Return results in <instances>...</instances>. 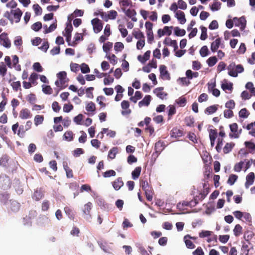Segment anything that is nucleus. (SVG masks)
I'll use <instances>...</instances> for the list:
<instances>
[{
	"label": "nucleus",
	"instance_id": "obj_1",
	"mask_svg": "<svg viewBox=\"0 0 255 255\" xmlns=\"http://www.w3.org/2000/svg\"><path fill=\"white\" fill-rule=\"evenodd\" d=\"M22 13V11L19 8H17L11 9L10 11H5L3 16L7 18L12 24L14 22L18 23L20 21Z\"/></svg>",
	"mask_w": 255,
	"mask_h": 255
},
{
	"label": "nucleus",
	"instance_id": "obj_2",
	"mask_svg": "<svg viewBox=\"0 0 255 255\" xmlns=\"http://www.w3.org/2000/svg\"><path fill=\"white\" fill-rule=\"evenodd\" d=\"M59 80L55 82L56 86L60 87L61 89L65 88L67 86V83L69 79L67 78V73L65 71H61L57 74Z\"/></svg>",
	"mask_w": 255,
	"mask_h": 255
},
{
	"label": "nucleus",
	"instance_id": "obj_3",
	"mask_svg": "<svg viewBox=\"0 0 255 255\" xmlns=\"http://www.w3.org/2000/svg\"><path fill=\"white\" fill-rule=\"evenodd\" d=\"M231 132L229 133V136L231 138H238L242 133V129L238 130V125L237 123H233L229 125Z\"/></svg>",
	"mask_w": 255,
	"mask_h": 255
},
{
	"label": "nucleus",
	"instance_id": "obj_4",
	"mask_svg": "<svg viewBox=\"0 0 255 255\" xmlns=\"http://www.w3.org/2000/svg\"><path fill=\"white\" fill-rule=\"evenodd\" d=\"M11 181L8 176L6 175L0 176V187L3 190H7L11 187Z\"/></svg>",
	"mask_w": 255,
	"mask_h": 255
},
{
	"label": "nucleus",
	"instance_id": "obj_5",
	"mask_svg": "<svg viewBox=\"0 0 255 255\" xmlns=\"http://www.w3.org/2000/svg\"><path fill=\"white\" fill-rule=\"evenodd\" d=\"M100 13L101 17L106 21H107L109 19H115L118 15L117 12L115 10L109 11L108 14L103 11L100 12Z\"/></svg>",
	"mask_w": 255,
	"mask_h": 255
},
{
	"label": "nucleus",
	"instance_id": "obj_6",
	"mask_svg": "<svg viewBox=\"0 0 255 255\" xmlns=\"http://www.w3.org/2000/svg\"><path fill=\"white\" fill-rule=\"evenodd\" d=\"M92 24L93 26V29L95 33L100 32L103 28V24L101 20L98 18H95L91 20Z\"/></svg>",
	"mask_w": 255,
	"mask_h": 255
},
{
	"label": "nucleus",
	"instance_id": "obj_7",
	"mask_svg": "<svg viewBox=\"0 0 255 255\" xmlns=\"http://www.w3.org/2000/svg\"><path fill=\"white\" fill-rule=\"evenodd\" d=\"M122 9L128 17L131 19L132 21L134 22H136L137 21V18L135 17L136 12L134 9L129 8L126 9V8L125 7H122Z\"/></svg>",
	"mask_w": 255,
	"mask_h": 255
},
{
	"label": "nucleus",
	"instance_id": "obj_8",
	"mask_svg": "<svg viewBox=\"0 0 255 255\" xmlns=\"http://www.w3.org/2000/svg\"><path fill=\"white\" fill-rule=\"evenodd\" d=\"M0 42H2L1 44L6 48H9L11 46V42L7 37V34L3 32L0 34Z\"/></svg>",
	"mask_w": 255,
	"mask_h": 255
},
{
	"label": "nucleus",
	"instance_id": "obj_9",
	"mask_svg": "<svg viewBox=\"0 0 255 255\" xmlns=\"http://www.w3.org/2000/svg\"><path fill=\"white\" fill-rule=\"evenodd\" d=\"M159 71L160 77L162 79L170 80V76L168 71L167 70V67L164 65H161L159 66Z\"/></svg>",
	"mask_w": 255,
	"mask_h": 255
},
{
	"label": "nucleus",
	"instance_id": "obj_10",
	"mask_svg": "<svg viewBox=\"0 0 255 255\" xmlns=\"http://www.w3.org/2000/svg\"><path fill=\"white\" fill-rule=\"evenodd\" d=\"M122 108L124 110L122 111V114L124 116L129 115L131 113V110L129 109V103L128 101L124 100L121 103Z\"/></svg>",
	"mask_w": 255,
	"mask_h": 255
},
{
	"label": "nucleus",
	"instance_id": "obj_11",
	"mask_svg": "<svg viewBox=\"0 0 255 255\" xmlns=\"http://www.w3.org/2000/svg\"><path fill=\"white\" fill-rule=\"evenodd\" d=\"M255 179V173L251 172L246 176V181L245 183V187L248 188L251 185H253Z\"/></svg>",
	"mask_w": 255,
	"mask_h": 255
},
{
	"label": "nucleus",
	"instance_id": "obj_12",
	"mask_svg": "<svg viewBox=\"0 0 255 255\" xmlns=\"http://www.w3.org/2000/svg\"><path fill=\"white\" fill-rule=\"evenodd\" d=\"M32 114L28 109L24 108L21 109L19 112V117L22 120L31 118Z\"/></svg>",
	"mask_w": 255,
	"mask_h": 255
},
{
	"label": "nucleus",
	"instance_id": "obj_13",
	"mask_svg": "<svg viewBox=\"0 0 255 255\" xmlns=\"http://www.w3.org/2000/svg\"><path fill=\"white\" fill-rule=\"evenodd\" d=\"M163 87H158L155 88L153 90V93L157 96L159 98L163 100L166 99V97L167 96V93L163 92Z\"/></svg>",
	"mask_w": 255,
	"mask_h": 255
},
{
	"label": "nucleus",
	"instance_id": "obj_14",
	"mask_svg": "<svg viewBox=\"0 0 255 255\" xmlns=\"http://www.w3.org/2000/svg\"><path fill=\"white\" fill-rule=\"evenodd\" d=\"M170 135L172 137L179 138L183 135V131L175 127L171 130Z\"/></svg>",
	"mask_w": 255,
	"mask_h": 255
},
{
	"label": "nucleus",
	"instance_id": "obj_15",
	"mask_svg": "<svg viewBox=\"0 0 255 255\" xmlns=\"http://www.w3.org/2000/svg\"><path fill=\"white\" fill-rule=\"evenodd\" d=\"M236 64L235 62L231 63L227 67V69L228 70V74L233 77H237V72H235L236 69Z\"/></svg>",
	"mask_w": 255,
	"mask_h": 255
},
{
	"label": "nucleus",
	"instance_id": "obj_16",
	"mask_svg": "<svg viewBox=\"0 0 255 255\" xmlns=\"http://www.w3.org/2000/svg\"><path fill=\"white\" fill-rule=\"evenodd\" d=\"M93 207V204L91 202L85 204L82 208L83 214L86 216H91L90 212Z\"/></svg>",
	"mask_w": 255,
	"mask_h": 255
},
{
	"label": "nucleus",
	"instance_id": "obj_17",
	"mask_svg": "<svg viewBox=\"0 0 255 255\" xmlns=\"http://www.w3.org/2000/svg\"><path fill=\"white\" fill-rule=\"evenodd\" d=\"M112 184L116 190H119L124 185L122 177H118Z\"/></svg>",
	"mask_w": 255,
	"mask_h": 255
},
{
	"label": "nucleus",
	"instance_id": "obj_18",
	"mask_svg": "<svg viewBox=\"0 0 255 255\" xmlns=\"http://www.w3.org/2000/svg\"><path fill=\"white\" fill-rule=\"evenodd\" d=\"M175 17L182 24H184L186 21L185 14L182 11L177 10L175 14Z\"/></svg>",
	"mask_w": 255,
	"mask_h": 255
},
{
	"label": "nucleus",
	"instance_id": "obj_19",
	"mask_svg": "<svg viewBox=\"0 0 255 255\" xmlns=\"http://www.w3.org/2000/svg\"><path fill=\"white\" fill-rule=\"evenodd\" d=\"M189 238H191V236L189 235H186L184 237V242L185 245L187 248L193 249L195 248V245L192 243L191 241L189 239Z\"/></svg>",
	"mask_w": 255,
	"mask_h": 255
},
{
	"label": "nucleus",
	"instance_id": "obj_20",
	"mask_svg": "<svg viewBox=\"0 0 255 255\" xmlns=\"http://www.w3.org/2000/svg\"><path fill=\"white\" fill-rule=\"evenodd\" d=\"M150 51H146L143 56L139 55L137 56V59L142 63H145L150 58Z\"/></svg>",
	"mask_w": 255,
	"mask_h": 255
},
{
	"label": "nucleus",
	"instance_id": "obj_21",
	"mask_svg": "<svg viewBox=\"0 0 255 255\" xmlns=\"http://www.w3.org/2000/svg\"><path fill=\"white\" fill-rule=\"evenodd\" d=\"M165 145L163 141L159 140L155 144L154 149L156 152L160 153L165 148Z\"/></svg>",
	"mask_w": 255,
	"mask_h": 255
},
{
	"label": "nucleus",
	"instance_id": "obj_22",
	"mask_svg": "<svg viewBox=\"0 0 255 255\" xmlns=\"http://www.w3.org/2000/svg\"><path fill=\"white\" fill-rule=\"evenodd\" d=\"M255 234L253 231L251 230H247L244 233V238L248 242V244H250V241L253 238Z\"/></svg>",
	"mask_w": 255,
	"mask_h": 255
},
{
	"label": "nucleus",
	"instance_id": "obj_23",
	"mask_svg": "<svg viewBox=\"0 0 255 255\" xmlns=\"http://www.w3.org/2000/svg\"><path fill=\"white\" fill-rule=\"evenodd\" d=\"M145 192V195L146 199L149 201H151L153 199V191L152 187L150 186L149 188L143 190Z\"/></svg>",
	"mask_w": 255,
	"mask_h": 255
},
{
	"label": "nucleus",
	"instance_id": "obj_24",
	"mask_svg": "<svg viewBox=\"0 0 255 255\" xmlns=\"http://www.w3.org/2000/svg\"><path fill=\"white\" fill-rule=\"evenodd\" d=\"M151 101V96L150 95L145 96L144 98L138 103V106L141 107L143 106H147L150 104Z\"/></svg>",
	"mask_w": 255,
	"mask_h": 255
},
{
	"label": "nucleus",
	"instance_id": "obj_25",
	"mask_svg": "<svg viewBox=\"0 0 255 255\" xmlns=\"http://www.w3.org/2000/svg\"><path fill=\"white\" fill-rule=\"evenodd\" d=\"M221 44V39L217 38L214 41L211 43V49L212 52H215L217 50Z\"/></svg>",
	"mask_w": 255,
	"mask_h": 255
},
{
	"label": "nucleus",
	"instance_id": "obj_26",
	"mask_svg": "<svg viewBox=\"0 0 255 255\" xmlns=\"http://www.w3.org/2000/svg\"><path fill=\"white\" fill-rule=\"evenodd\" d=\"M141 171V167L137 166L131 172L132 178L134 180L137 179L140 176Z\"/></svg>",
	"mask_w": 255,
	"mask_h": 255
},
{
	"label": "nucleus",
	"instance_id": "obj_27",
	"mask_svg": "<svg viewBox=\"0 0 255 255\" xmlns=\"http://www.w3.org/2000/svg\"><path fill=\"white\" fill-rule=\"evenodd\" d=\"M63 167L66 173V176L68 178H72L73 177V173L72 170L68 166L67 163H63Z\"/></svg>",
	"mask_w": 255,
	"mask_h": 255
},
{
	"label": "nucleus",
	"instance_id": "obj_28",
	"mask_svg": "<svg viewBox=\"0 0 255 255\" xmlns=\"http://www.w3.org/2000/svg\"><path fill=\"white\" fill-rule=\"evenodd\" d=\"M218 105H214L207 107L205 109V113H208L209 115L212 114L216 112L218 109Z\"/></svg>",
	"mask_w": 255,
	"mask_h": 255
},
{
	"label": "nucleus",
	"instance_id": "obj_29",
	"mask_svg": "<svg viewBox=\"0 0 255 255\" xmlns=\"http://www.w3.org/2000/svg\"><path fill=\"white\" fill-rule=\"evenodd\" d=\"M235 144L234 142L227 143L223 148V152L225 154H227L231 152L235 146Z\"/></svg>",
	"mask_w": 255,
	"mask_h": 255
},
{
	"label": "nucleus",
	"instance_id": "obj_30",
	"mask_svg": "<svg viewBox=\"0 0 255 255\" xmlns=\"http://www.w3.org/2000/svg\"><path fill=\"white\" fill-rule=\"evenodd\" d=\"M234 234L236 237H239L242 234L243 228L240 224H237L233 229Z\"/></svg>",
	"mask_w": 255,
	"mask_h": 255
},
{
	"label": "nucleus",
	"instance_id": "obj_31",
	"mask_svg": "<svg viewBox=\"0 0 255 255\" xmlns=\"http://www.w3.org/2000/svg\"><path fill=\"white\" fill-rule=\"evenodd\" d=\"M73 132L71 130L67 131L63 135V139L68 141H71L73 140Z\"/></svg>",
	"mask_w": 255,
	"mask_h": 255
},
{
	"label": "nucleus",
	"instance_id": "obj_32",
	"mask_svg": "<svg viewBox=\"0 0 255 255\" xmlns=\"http://www.w3.org/2000/svg\"><path fill=\"white\" fill-rule=\"evenodd\" d=\"M44 118L43 115H36L34 119V125L36 126H38L39 125H41L44 121Z\"/></svg>",
	"mask_w": 255,
	"mask_h": 255
},
{
	"label": "nucleus",
	"instance_id": "obj_33",
	"mask_svg": "<svg viewBox=\"0 0 255 255\" xmlns=\"http://www.w3.org/2000/svg\"><path fill=\"white\" fill-rule=\"evenodd\" d=\"M250 251L249 245L246 243H243L241 250L240 255H249Z\"/></svg>",
	"mask_w": 255,
	"mask_h": 255
},
{
	"label": "nucleus",
	"instance_id": "obj_34",
	"mask_svg": "<svg viewBox=\"0 0 255 255\" xmlns=\"http://www.w3.org/2000/svg\"><path fill=\"white\" fill-rule=\"evenodd\" d=\"M118 152V148L117 147H114L111 148L109 151L108 157L111 159H113L116 157V154Z\"/></svg>",
	"mask_w": 255,
	"mask_h": 255
},
{
	"label": "nucleus",
	"instance_id": "obj_35",
	"mask_svg": "<svg viewBox=\"0 0 255 255\" xmlns=\"http://www.w3.org/2000/svg\"><path fill=\"white\" fill-rule=\"evenodd\" d=\"M64 212L68 216V217L72 220H74L75 215L72 210L69 207H65L64 209Z\"/></svg>",
	"mask_w": 255,
	"mask_h": 255
},
{
	"label": "nucleus",
	"instance_id": "obj_36",
	"mask_svg": "<svg viewBox=\"0 0 255 255\" xmlns=\"http://www.w3.org/2000/svg\"><path fill=\"white\" fill-rule=\"evenodd\" d=\"M1 96L3 100L0 103V112H2L4 110L5 106L7 103V99L6 98L5 94H2Z\"/></svg>",
	"mask_w": 255,
	"mask_h": 255
},
{
	"label": "nucleus",
	"instance_id": "obj_37",
	"mask_svg": "<svg viewBox=\"0 0 255 255\" xmlns=\"http://www.w3.org/2000/svg\"><path fill=\"white\" fill-rule=\"evenodd\" d=\"M7 70L6 65L3 62H0V75L2 77L5 76L6 74Z\"/></svg>",
	"mask_w": 255,
	"mask_h": 255
},
{
	"label": "nucleus",
	"instance_id": "obj_38",
	"mask_svg": "<svg viewBox=\"0 0 255 255\" xmlns=\"http://www.w3.org/2000/svg\"><path fill=\"white\" fill-rule=\"evenodd\" d=\"M168 119L170 120L173 115L176 113V108L174 105H170L168 106Z\"/></svg>",
	"mask_w": 255,
	"mask_h": 255
},
{
	"label": "nucleus",
	"instance_id": "obj_39",
	"mask_svg": "<svg viewBox=\"0 0 255 255\" xmlns=\"http://www.w3.org/2000/svg\"><path fill=\"white\" fill-rule=\"evenodd\" d=\"M132 34L136 39L139 40L143 39L145 38L144 34L140 30H133Z\"/></svg>",
	"mask_w": 255,
	"mask_h": 255
},
{
	"label": "nucleus",
	"instance_id": "obj_40",
	"mask_svg": "<svg viewBox=\"0 0 255 255\" xmlns=\"http://www.w3.org/2000/svg\"><path fill=\"white\" fill-rule=\"evenodd\" d=\"M174 34L177 36H183L185 35L186 31L184 29H180L179 27H175Z\"/></svg>",
	"mask_w": 255,
	"mask_h": 255
},
{
	"label": "nucleus",
	"instance_id": "obj_41",
	"mask_svg": "<svg viewBox=\"0 0 255 255\" xmlns=\"http://www.w3.org/2000/svg\"><path fill=\"white\" fill-rule=\"evenodd\" d=\"M57 27V24L56 22H54L52 24H51L49 27H47V25L44 26V28H45V29L44 31V33H50L53 31H54Z\"/></svg>",
	"mask_w": 255,
	"mask_h": 255
},
{
	"label": "nucleus",
	"instance_id": "obj_42",
	"mask_svg": "<svg viewBox=\"0 0 255 255\" xmlns=\"http://www.w3.org/2000/svg\"><path fill=\"white\" fill-rule=\"evenodd\" d=\"M9 197V195L7 192L0 194V201L3 203L6 204Z\"/></svg>",
	"mask_w": 255,
	"mask_h": 255
},
{
	"label": "nucleus",
	"instance_id": "obj_43",
	"mask_svg": "<svg viewBox=\"0 0 255 255\" xmlns=\"http://www.w3.org/2000/svg\"><path fill=\"white\" fill-rule=\"evenodd\" d=\"M204 190L200 192V199H204L206 196L210 192V189L209 187H206V184L205 183L203 185Z\"/></svg>",
	"mask_w": 255,
	"mask_h": 255
},
{
	"label": "nucleus",
	"instance_id": "obj_44",
	"mask_svg": "<svg viewBox=\"0 0 255 255\" xmlns=\"http://www.w3.org/2000/svg\"><path fill=\"white\" fill-rule=\"evenodd\" d=\"M238 176L237 175L232 174L229 176L227 183L230 185H233L237 180Z\"/></svg>",
	"mask_w": 255,
	"mask_h": 255
},
{
	"label": "nucleus",
	"instance_id": "obj_45",
	"mask_svg": "<svg viewBox=\"0 0 255 255\" xmlns=\"http://www.w3.org/2000/svg\"><path fill=\"white\" fill-rule=\"evenodd\" d=\"M246 147L250 150V152H255V144L251 141H246L245 142Z\"/></svg>",
	"mask_w": 255,
	"mask_h": 255
},
{
	"label": "nucleus",
	"instance_id": "obj_46",
	"mask_svg": "<svg viewBox=\"0 0 255 255\" xmlns=\"http://www.w3.org/2000/svg\"><path fill=\"white\" fill-rule=\"evenodd\" d=\"M217 58L216 56H212L207 60V63L209 67L214 66L217 62Z\"/></svg>",
	"mask_w": 255,
	"mask_h": 255
},
{
	"label": "nucleus",
	"instance_id": "obj_47",
	"mask_svg": "<svg viewBox=\"0 0 255 255\" xmlns=\"http://www.w3.org/2000/svg\"><path fill=\"white\" fill-rule=\"evenodd\" d=\"M10 85L12 87L13 90L17 92L18 90H21V83L20 81L13 82L11 83Z\"/></svg>",
	"mask_w": 255,
	"mask_h": 255
},
{
	"label": "nucleus",
	"instance_id": "obj_48",
	"mask_svg": "<svg viewBox=\"0 0 255 255\" xmlns=\"http://www.w3.org/2000/svg\"><path fill=\"white\" fill-rule=\"evenodd\" d=\"M239 115L240 118H247L250 115V113L246 108H243L240 110Z\"/></svg>",
	"mask_w": 255,
	"mask_h": 255
},
{
	"label": "nucleus",
	"instance_id": "obj_49",
	"mask_svg": "<svg viewBox=\"0 0 255 255\" xmlns=\"http://www.w3.org/2000/svg\"><path fill=\"white\" fill-rule=\"evenodd\" d=\"M120 4L122 7H126L128 6H132V3L131 0H121L120 1Z\"/></svg>",
	"mask_w": 255,
	"mask_h": 255
},
{
	"label": "nucleus",
	"instance_id": "obj_50",
	"mask_svg": "<svg viewBox=\"0 0 255 255\" xmlns=\"http://www.w3.org/2000/svg\"><path fill=\"white\" fill-rule=\"evenodd\" d=\"M244 164V162H243L242 161L236 163L234 167V171L236 172H240L243 167Z\"/></svg>",
	"mask_w": 255,
	"mask_h": 255
},
{
	"label": "nucleus",
	"instance_id": "obj_51",
	"mask_svg": "<svg viewBox=\"0 0 255 255\" xmlns=\"http://www.w3.org/2000/svg\"><path fill=\"white\" fill-rule=\"evenodd\" d=\"M201 34L200 36V39L202 40H205L207 38V29L204 26H201Z\"/></svg>",
	"mask_w": 255,
	"mask_h": 255
},
{
	"label": "nucleus",
	"instance_id": "obj_52",
	"mask_svg": "<svg viewBox=\"0 0 255 255\" xmlns=\"http://www.w3.org/2000/svg\"><path fill=\"white\" fill-rule=\"evenodd\" d=\"M27 101L32 105H34L36 101V98L34 94H30L26 98Z\"/></svg>",
	"mask_w": 255,
	"mask_h": 255
},
{
	"label": "nucleus",
	"instance_id": "obj_53",
	"mask_svg": "<svg viewBox=\"0 0 255 255\" xmlns=\"http://www.w3.org/2000/svg\"><path fill=\"white\" fill-rule=\"evenodd\" d=\"M116 172L114 170H107L103 173V175L105 178L110 177L111 176H115Z\"/></svg>",
	"mask_w": 255,
	"mask_h": 255
},
{
	"label": "nucleus",
	"instance_id": "obj_54",
	"mask_svg": "<svg viewBox=\"0 0 255 255\" xmlns=\"http://www.w3.org/2000/svg\"><path fill=\"white\" fill-rule=\"evenodd\" d=\"M86 110L88 112H94L96 110L95 105L92 102H89L86 106Z\"/></svg>",
	"mask_w": 255,
	"mask_h": 255
},
{
	"label": "nucleus",
	"instance_id": "obj_55",
	"mask_svg": "<svg viewBox=\"0 0 255 255\" xmlns=\"http://www.w3.org/2000/svg\"><path fill=\"white\" fill-rule=\"evenodd\" d=\"M200 54L202 57H205L209 54V50L207 46H203L200 50Z\"/></svg>",
	"mask_w": 255,
	"mask_h": 255
},
{
	"label": "nucleus",
	"instance_id": "obj_56",
	"mask_svg": "<svg viewBox=\"0 0 255 255\" xmlns=\"http://www.w3.org/2000/svg\"><path fill=\"white\" fill-rule=\"evenodd\" d=\"M42 91L46 94L50 95L52 93V89L50 86L42 85Z\"/></svg>",
	"mask_w": 255,
	"mask_h": 255
},
{
	"label": "nucleus",
	"instance_id": "obj_57",
	"mask_svg": "<svg viewBox=\"0 0 255 255\" xmlns=\"http://www.w3.org/2000/svg\"><path fill=\"white\" fill-rule=\"evenodd\" d=\"M140 186L142 188V189L143 190L146 188H149L150 186L149 185L146 179H141L140 181Z\"/></svg>",
	"mask_w": 255,
	"mask_h": 255
},
{
	"label": "nucleus",
	"instance_id": "obj_58",
	"mask_svg": "<svg viewBox=\"0 0 255 255\" xmlns=\"http://www.w3.org/2000/svg\"><path fill=\"white\" fill-rule=\"evenodd\" d=\"M33 8L36 15H41L42 12L41 7L38 4H34L33 5Z\"/></svg>",
	"mask_w": 255,
	"mask_h": 255
},
{
	"label": "nucleus",
	"instance_id": "obj_59",
	"mask_svg": "<svg viewBox=\"0 0 255 255\" xmlns=\"http://www.w3.org/2000/svg\"><path fill=\"white\" fill-rule=\"evenodd\" d=\"M212 232L209 231H202L199 233V237L201 238H204L205 237H210L211 236Z\"/></svg>",
	"mask_w": 255,
	"mask_h": 255
},
{
	"label": "nucleus",
	"instance_id": "obj_60",
	"mask_svg": "<svg viewBox=\"0 0 255 255\" xmlns=\"http://www.w3.org/2000/svg\"><path fill=\"white\" fill-rule=\"evenodd\" d=\"M20 208V204L16 201L11 202V209L13 211H17Z\"/></svg>",
	"mask_w": 255,
	"mask_h": 255
},
{
	"label": "nucleus",
	"instance_id": "obj_61",
	"mask_svg": "<svg viewBox=\"0 0 255 255\" xmlns=\"http://www.w3.org/2000/svg\"><path fill=\"white\" fill-rule=\"evenodd\" d=\"M33 68L34 71L38 72H42L43 69L39 62H35L33 65Z\"/></svg>",
	"mask_w": 255,
	"mask_h": 255
},
{
	"label": "nucleus",
	"instance_id": "obj_62",
	"mask_svg": "<svg viewBox=\"0 0 255 255\" xmlns=\"http://www.w3.org/2000/svg\"><path fill=\"white\" fill-rule=\"evenodd\" d=\"M119 29L122 34V36L123 37H126L128 34V31L127 29L125 28L124 25L122 24L119 25Z\"/></svg>",
	"mask_w": 255,
	"mask_h": 255
},
{
	"label": "nucleus",
	"instance_id": "obj_63",
	"mask_svg": "<svg viewBox=\"0 0 255 255\" xmlns=\"http://www.w3.org/2000/svg\"><path fill=\"white\" fill-rule=\"evenodd\" d=\"M81 70L82 73H87L90 71L89 66L86 63H82L81 65Z\"/></svg>",
	"mask_w": 255,
	"mask_h": 255
},
{
	"label": "nucleus",
	"instance_id": "obj_64",
	"mask_svg": "<svg viewBox=\"0 0 255 255\" xmlns=\"http://www.w3.org/2000/svg\"><path fill=\"white\" fill-rule=\"evenodd\" d=\"M42 27V23L40 22H36L31 25V28L35 31H39Z\"/></svg>",
	"mask_w": 255,
	"mask_h": 255
}]
</instances>
